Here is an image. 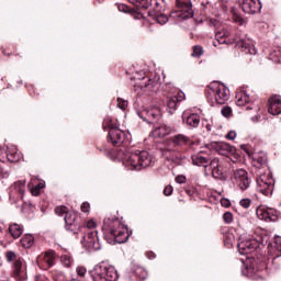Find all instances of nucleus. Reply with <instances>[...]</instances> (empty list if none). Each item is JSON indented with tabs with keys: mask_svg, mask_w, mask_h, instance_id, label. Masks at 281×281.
<instances>
[{
	"mask_svg": "<svg viewBox=\"0 0 281 281\" xmlns=\"http://www.w3.org/2000/svg\"><path fill=\"white\" fill-rule=\"evenodd\" d=\"M103 231L110 234L115 243L122 245L128 240V228L120 223V220L106 218L103 222Z\"/></svg>",
	"mask_w": 281,
	"mask_h": 281,
	"instance_id": "nucleus-1",
	"label": "nucleus"
},
{
	"mask_svg": "<svg viewBox=\"0 0 281 281\" xmlns=\"http://www.w3.org/2000/svg\"><path fill=\"white\" fill-rule=\"evenodd\" d=\"M123 164L132 168V170H142V168H148L153 164V156L146 150H136L135 153L126 154L123 158Z\"/></svg>",
	"mask_w": 281,
	"mask_h": 281,
	"instance_id": "nucleus-2",
	"label": "nucleus"
},
{
	"mask_svg": "<svg viewBox=\"0 0 281 281\" xmlns=\"http://www.w3.org/2000/svg\"><path fill=\"white\" fill-rule=\"evenodd\" d=\"M90 276L93 281H117V271L113 267L97 265L90 271Z\"/></svg>",
	"mask_w": 281,
	"mask_h": 281,
	"instance_id": "nucleus-3",
	"label": "nucleus"
},
{
	"mask_svg": "<svg viewBox=\"0 0 281 281\" xmlns=\"http://www.w3.org/2000/svg\"><path fill=\"white\" fill-rule=\"evenodd\" d=\"M237 247L241 256H247V254H254V251H258V249L262 247V244H260V241H258L257 239L250 238L247 235H241L239 237Z\"/></svg>",
	"mask_w": 281,
	"mask_h": 281,
	"instance_id": "nucleus-4",
	"label": "nucleus"
},
{
	"mask_svg": "<svg viewBox=\"0 0 281 281\" xmlns=\"http://www.w3.org/2000/svg\"><path fill=\"white\" fill-rule=\"evenodd\" d=\"M207 94L214 95L215 102L217 104H223L224 102H227V100H229L227 87L218 81H214L207 86Z\"/></svg>",
	"mask_w": 281,
	"mask_h": 281,
	"instance_id": "nucleus-5",
	"label": "nucleus"
},
{
	"mask_svg": "<svg viewBox=\"0 0 281 281\" xmlns=\"http://www.w3.org/2000/svg\"><path fill=\"white\" fill-rule=\"evenodd\" d=\"M257 190L265 196L273 194V178L266 173L260 175L257 178Z\"/></svg>",
	"mask_w": 281,
	"mask_h": 281,
	"instance_id": "nucleus-6",
	"label": "nucleus"
},
{
	"mask_svg": "<svg viewBox=\"0 0 281 281\" xmlns=\"http://www.w3.org/2000/svg\"><path fill=\"white\" fill-rule=\"evenodd\" d=\"M178 10L171 13L173 19H192L194 16V11L192 10V3L178 1Z\"/></svg>",
	"mask_w": 281,
	"mask_h": 281,
	"instance_id": "nucleus-7",
	"label": "nucleus"
},
{
	"mask_svg": "<svg viewBox=\"0 0 281 281\" xmlns=\"http://www.w3.org/2000/svg\"><path fill=\"white\" fill-rule=\"evenodd\" d=\"M12 273H13V278H15V280H19V281L27 280L25 260H23V258H18L13 262Z\"/></svg>",
	"mask_w": 281,
	"mask_h": 281,
	"instance_id": "nucleus-8",
	"label": "nucleus"
},
{
	"mask_svg": "<svg viewBox=\"0 0 281 281\" xmlns=\"http://www.w3.org/2000/svg\"><path fill=\"white\" fill-rule=\"evenodd\" d=\"M239 5L246 14H256L262 10V4L258 0H239Z\"/></svg>",
	"mask_w": 281,
	"mask_h": 281,
	"instance_id": "nucleus-9",
	"label": "nucleus"
},
{
	"mask_svg": "<svg viewBox=\"0 0 281 281\" xmlns=\"http://www.w3.org/2000/svg\"><path fill=\"white\" fill-rule=\"evenodd\" d=\"M256 214L260 221L274 222L278 218V211L267 206H259Z\"/></svg>",
	"mask_w": 281,
	"mask_h": 281,
	"instance_id": "nucleus-10",
	"label": "nucleus"
},
{
	"mask_svg": "<svg viewBox=\"0 0 281 281\" xmlns=\"http://www.w3.org/2000/svg\"><path fill=\"white\" fill-rule=\"evenodd\" d=\"M212 150H215L218 155L227 156L234 155L236 153V147L225 143V142H215L211 144Z\"/></svg>",
	"mask_w": 281,
	"mask_h": 281,
	"instance_id": "nucleus-11",
	"label": "nucleus"
},
{
	"mask_svg": "<svg viewBox=\"0 0 281 281\" xmlns=\"http://www.w3.org/2000/svg\"><path fill=\"white\" fill-rule=\"evenodd\" d=\"M234 179L238 181L240 190L245 191L251 186V180H249V175L245 169H236L234 171Z\"/></svg>",
	"mask_w": 281,
	"mask_h": 281,
	"instance_id": "nucleus-12",
	"label": "nucleus"
},
{
	"mask_svg": "<svg viewBox=\"0 0 281 281\" xmlns=\"http://www.w3.org/2000/svg\"><path fill=\"white\" fill-rule=\"evenodd\" d=\"M98 232H88L81 241L86 249H100Z\"/></svg>",
	"mask_w": 281,
	"mask_h": 281,
	"instance_id": "nucleus-13",
	"label": "nucleus"
},
{
	"mask_svg": "<svg viewBox=\"0 0 281 281\" xmlns=\"http://www.w3.org/2000/svg\"><path fill=\"white\" fill-rule=\"evenodd\" d=\"M125 137H126V134L124 133V131L120 130L119 127L112 128L109 132V142H111L113 146H120V144L124 142Z\"/></svg>",
	"mask_w": 281,
	"mask_h": 281,
	"instance_id": "nucleus-14",
	"label": "nucleus"
},
{
	"mask_svg": "<svg viewBox=\"0 0 281 281\" xmlns=\"http://www.w3.org/2000/svg\"><path fill=\"white\" fill-rule=\"evenodd\" d=\"M268 254L272 256L273 259L281 257V237H274L273 241L268 246Z\"/></svg>",
	"mask_w": 281,
	"mask_h": 281,
	"instance_id": "nucleus-15",
	"label": "nucleus"
},
{
	"mask_svg": "<svg viewBox=\"0 0 281 281\" xmlns=\"http://www.w3.org/2000/svg\"><path fill=\"white\" fill-rule=\"evenodd\" d=\"M268 113H270V115H280L281 113L280 95H273L269 99Z\"/></svg>",
	"mask_w": 281,
	"mask_h": 281,
	"instance_id": "nucleus-16",
	"label": "nucleus"
},
{
	"mask_svg": "<svg viewBox=\"0 0 281 281\" xmlns=\"http://www.w3.org/2000/svg\"><path fill=\"white\" fill-rule=\"evenodd\" d=\"M233 43L237 44V47L241 49V52H246V54H256L254 49H251V40L245 37H236L233 40Z\"/></svg>",
	"mask_w": 281,
	"mask_h": 281,
	"instance_id": "nucleus-17",
	"label": "nucleus"
},
{
	"mask_svg": "<svg viewBox=\"0 0 281 281\" xmlns=\"http://www.w3.org/2000/svg\"><path fill=\"white\" fill-rule=\"evenodd\" d=\"M232 33L227 30H222L215 33V38L220 45H232L234 44V40H229Z\"/></svg>",
	"mask_w": 281,
	"mask_h": 281,
	"instance_id": "nucleus-18",
	"label": "nucleus"
},
{
	"mask_svg": "<svg viewBox=\"0 0 281 281\" xmlns=\"http://www.w3.org/2000/svg\"><path fill=\"white\" fill-rule=\"evenodd\" d=\"M42 260L47 266V269H49L50 267H54V260H56V256L54 255V251H46L44 256H40L37 258L38 265L41 263Z\"/></svg>",
	"mask_w": 281,
	"mask_h": 281,
	"instance_id": "nucleus-19",
	"label": "nucleus"
},
{
	"mask_svg": "<svg viewBox=\"0 0 281 281\" xmlns=\"http://www.w3.org/2000/svg\"><path fill=\"white\" fill-rule=\"evenodd\" d=\"M132 273L138 278V280H146V278H148V272L142 266L133 265Z\"/></svg>",
	"mask_w": 281,
	"mask_h": 281,
	"instance_id": "nucleus-20",
	"label": "nucleus"
},
{
	"mask_svg": "<svg viewBox=\"0 0 281 281\" xmlns=\"http://www.w3.org/2000/svg\"><path fill=\"white\" fill-rule=\"evenodd\" d=\"M151 135L153 137H166V135H170V127L160 125L151 132Z\"/></svg>",
	"mask_w": 281,
	"mask_h": 281,
	"instance_id": "nucleus-21",
	"label": "nucleus"
},
{
	"mask_svg": "<svg viewBox=\"0 0 281 281\" xmlns=\"http://www.w3.org/2000/svg\"><path fill=\"white\" fill-rule=\"evenodd\" d=\"M12 192H16L20 195V199H23L25 194V180L14 182Z\"/></svg>",
	"mask_w": 281,
	"mask_h": 281,
	"instance_id": "nucleus-22",
	"label": "nucleus"
},
{
	"mask_svg": "<svg viewBox=\"0 0 281 281\" xmlns=\"http://www.w3.org/2000/svg\"><path fill=\"white\" fill-rule=\"evenodd\" d=\"M9 232L12 238H21V236H23V227L19 224H11L9 226Z\"/></svg>",
	"mask_w": 281,
	"mask_h": 281,
	"instance_id": "nucleus-23",
	"label": "nucleus"
},
{
	"mask_svg": "<svg viewBox=\"0 0 281 281\" xmlns=\"http://www.w3.org/2000/svg\"><path fill=\"white\" fill-rule=\"evenodd\" d=\"M236 104L237 106H245V104H249L251 102V98H249V94L247 92H239L237 95Z\"/></svg>",
	"mask_w": 281,
	"mask_h": 281,
	"instance_id": "nucleus-24",
	"label": "nucleus"
},
{
	"mask_svg": "<svg viewBox=\"0 0 281 281\" xmlns=\"http://www.w3.org/2000/svg\"><path fill=\"white\" fill-rule=\"evenodd\" d=\"M192 162L194 164V166H202L203 168H207L209 160L201 154H196L192 156Z\"/></svg>",
	"mask_w": 281,
	"mask_h": 281,
	"instance_id": "nucleus-25",
	"label": "nucleus"
},
{
	"mask_svg": "<svg viewBox=\"0 0 281 281\" xmlns=\"http://www.w3.org/2000/svg\"><path fill=\"white\" fill-rule=\"evenodd\" d=\"M187 124L191 128H196L201 124V117L199 114H191L187 117Z\"/></svg>",
	"mask_w": 281,
	"mask_h": 281,
	"instance_id": "nucleus-26",
	"label": "nucleus"
},
{
	"mask_svg": "<svg viewBox=\"0 0 281 281\" xmlns=\"http://www.w3.org/2000/svg\"><path fill=\"white\" fill-rule=\"evenodd\" d=\"M188 142H190V138L183 134H178L172 137V143L176 146H186V144H188Z\"/></svg>",
	"mask_w": 281,
	"mask_h": 281,
	"instance_id": "nucleus-27",
	"label": "nucleus"
},
{
	"mask_svg": "<svg viewBox=\"0 0 281 281\" xmlns=\"http://www.w3.org/2000/svg\"><path fill=\"white\" fill-rule=\"evenodd\" d=\"M76 218H78V215H76V212L68 211L65 215V223L67 227H71L76 223Z\"/></svg>",
	"mask_w": 281,
	"mask_h": 281,
	"instance_id": "nucleus-28",
	"label": "nucleus"
},
{
	"mask_svg": "<svg viewBox=\"0 0 281 281\" xmlns=\"http://www.w3.org/2000/svg\"><path fill=\"white\" fill-rule=\"evenodd\" d=\"M21 245L25 249H30V247H32L34 245V236H32L30 234L24 235L21 239Z\"/></svg>",
	"mask_w": 281,
	"mask_h": 281,
	"instance_id": "nucleus-29",
	"label": "nucleus"
},
{
	"mask_svg": "<svg viewBox=\"0 0 281 281\" xmlns=\"http://www.w3.org/2000/svg\"><path fill=\"white\" fill-rule=\"evenodd\" d=\"M177 104H179L177 97L167 98V106L169 109V113H175V111H177Z\"/></svg>",
	"mask_w": 281,
	"mask_h": 281,
	"instance_id": "nucleus-30",
	"label": "nucleus"
},
{
	"mask_svg": "<svg viewBox=\"0 0 281 281\" xmlns=\"http://www.w3.org/2000/svg\"><path fill=\"white\" fill-rule=\"evenodd\" d=\"M155 87H157V81L153 79H148V82L140 83V89L147 92L155 91Z\"/></svg>",
	"mask_w": 281,
	"mask_h": 281,
	"instance_id": "nucleus-31",
	"label": "nucleus"
},
{
	"mask_svg": "<svg viewBox=\"0 0 281 281\" xmlns=\"http://www.w3.org/2000/svg\"><path fill=\"white\" fill-rule=\"evenodd\" d=\"M108 128L110 131H113V128H117V124L113 122V120L109 116H106L104 120H103V130L104 131H108Z\"/></svg>",
	"mask_w": 281,
	"mask_h": 281,
	"instance_id": "nucleus-32",
	"label": "nucleus"
},
{
	"mask_svg": "<svg viewBox=\"0 0 281 281\" xmlns=\"http://www.w3.org/2000/svg\"><path fill=\"white\" fill-rule=\"evenodd\" d=\"M119 10H121L122 12H130V14H132V16H134V19H142V13H139L135 10L128 9V7H126V5L119 7Z\"/></svg>",
	"mask_w": 281,
	"mask_h": 281,
	"instance_id": "nucleus-33",
	"label": "nucleus"
},
{
	"mask_svg": "<svg viewBox=\"0 0 281 281\" xmlns=\"http://www.w3.org/2000/svg\"><path fill=\"white\" fill-rule=\"evenodd\" d=\"M269 58H270V60H272V63H281V49L278 48V49L273 50L272 53H270Z\"/></svg>",
	"mask_w": 281,
	"mask_h": 281,
	"instance_id": "nucleus-34",
	"label": "nucleus"
},
{
	"mask_svg": "<svg viewBox=\"0 0 281 281\" xmlns=\"http://www.w3.org/2000/svg\"><path fill=\"white\" fill-rule=\"evenodd\" d=\"M191 56L193 58H201V56H203V46H200V45L193 46V52Z\"/></svg>",
	"mask_w": 281,
	"mask_h": 281,
	"instance_id": "nucleus-35",
	"label": "nucleus"
},
{
	"mask_svg": "<svg viewBox=\"0 0 281 281\" xmlns=\"http://www.w3.org/2000/svg\"><path fill=\"white\" fill-rule=\"evenodd\" d=\"M43 188H45V184H43L42 182H40L37 186L32 187L31 188V194L32 196H38V194H41V190H43Z\"/></svg>",
	"mask_w": 281,
	"mask_h": 281,
	"instance_id": "nucleus-36",
	"label": "nucleus"
},
{
	"mask_svg": "<svg viewBox=\"0 0 281 281\" xmlns=\"http://www.w3.org/2000/svg\"><path fill=\"white\" fill-rule=\"evenodd\" d=\"M156 21L159 25H166L168 23V15L160 13L156 16Z\"/></svg>",
	"mask_w": 281,
	"mask_h": 281,
	"instance_id": "nucleus-37",
	"label": "nucleus"
},
{
	"mask_svg": "<svg viewBox=\"0 0 281 281\" xmlns=\"http://www.w3.org/2000/svg\"><path fill=\"white\" fill-rule=\"evenodd\" d=\"M85 227L87 229H95L98 227V223L95 222V220L91 218V220L86 221Z\"/></svg>",
	"mask_w": 281,
	"mask_h": 281,
	"instance_id": "nucleus-38",
	"label": "nucleus"
},
{
	"mask_svg": "<svg viewBox=\"0 0 281 281\" xmlns=\"http://www.w3.org/2000/svg\"><path fill=\"white\" fill-rule=\"evenodd\" d=\"M76 273L79 278H85L87 276V268L85 266H78L76 268Z\"/></svg>",
	"mask_w": 281,
	"mask_h": 281,
	"instance_id": "nucleus-39",
	"label": "nucleus"
},
{
	"mask_svg": "<svg viewBox=\"0 0 281 281\" xmlns=\"http://www.w3.org/2000/svg\"><path fill=\"white\" fill-rule=\"evenodd\" d=\"M67 212H69V210H67V206L65 205H60L55 209V214H57V216H63V214L67 215Z\"/></svg>",
	"mask_w": 281,
	"mask_h": 281,
	"instance_id": "nucleus-40",
	"label": "nucleus"
},
{
	"mask_svg": "<svg viewBox=\"0 0 281 281\" xmlns=\"http://www.w3.org/2000/svg\"><path fill=\"white\" fill-rule=\"evenodd\" d=\"M223 221H224V223L229 225V223H233V221H234V214H232V212L224 213L223 214Z\"/></svg>",
	"mask_w": 281,
	"mask_h": 281,
	"instance_id": "nucleus-41",
	"label": "nucleus"
},
{
	"mask_svg": "<svg viewBox=\"0 0 281 281\" xmlns=\"http://www.w3.org/2000/svg\"><path fill=\"white\" fill-rule=\"evenodd\" d=\"M5 259L8 262H12V260H19V258L16 257V252L14 251H7L5 252Z\"/></svg>",
	"mask_w": 281,
	"mask_h": 281,
	"instance_id": "nucleus-42",
	"label": "nucleus"
},
{
	"mask_svg": "<svg viewBox=\"0 0 281 281\" xmlns=\"http://www.w3.org/2000/svg\"><path fill=\"white\" fill-rule=\"evenodd\" d=\"M119 109H122V111L126 110V106H128V101L117 98L116 100Z\"/></svg>",
	"mask_w": 281,
	"mask_h": 281,
	"instance_id": "nucleus-43",
	"label": "nucleus"
},
{
	"mask_svg": "<svg viewBox=\"0 0 281 281\" xmlns=\"http://www.w3.org/2000/svg\"><path fill=\"white\" fill-rule=\"evenodd\" d=\"M19 154L16 151L12 153L10 150L7 151V158L9 161H16L19 158Z\"/></svg>",
	"mask_w": 281,
	"mask_h": 281,
	"instance_id": "nucleus-44",
	"label": "nucleus"
},
{
	"mask_svg": "<svg viewBox=\"0 0 281 281\" xmlns=\"http://www.w3.org/2000/svg\"><path fill=\"white\" fill-rule=\"evenodd\" d=\"M212 173L215 179H221V177H223V168L221 165L215 170H213Z\"/></svg>",
	"mask_w": 281,
	"mask_h": 281,
	"instance_id": "nucleus-45",
	"label": "nucleus"
},
{
	"mask_svg": "<svg viewBox=\"0 0 281 281\" xmlns=\"http://www.w3.org/2000/svg\"><path fill=\"white\" fill-rule=\"evenodd\" d=\"M239 204H240L241 207H244L245 210H249V207L251 206V200H249V199H243V200H240Z\"/></svg>",
	"mask_w": 281,
	"mask_h": 281,
	"instance_id": "nucleus-46",
	"label": "nucleus"
},
{
	"mask_svg": "<svg viewBox=\"0 0 281 281\" xmlns=\"http://www.w3.org/2000/svg\"><path fill=\"white\" fill-rule=\"evenodd\" d=\"M220 166H221V164L218 162L217 158L211 160L210 164H209V167L211 168L212 172H213V170H215Z\"/></svg>",
	"mask_w": 281,
	"mask_h": 281,
	"instance_id": "nucleus-47",
	"label": "nucleus"
},
{
	"mask_svg": "<svg viewBox=\"0 0 281 281\" xmlns=\"http://www.w3.org/2000/svg\"><path fill=\"white\" fill-rule=\"evenodd\" d=\"M61 260H63L65 267H69L74 262V260H71V258L69 256H67V255H64L61 257Z\"/></svg>",
	"mask_w": 281,
	"mask_h": 281,
	"instance_id": "nucleus-48",
	"label": "nucleus"
},
{
	"mask_svg": "<svg viewBox=\"0 0 281 281\" xmlns=\"http://www.w3.org/2000/svg\"><path fill=\"white\" fill-rule=\"evenodd\" d=\"M222 115H224V117H229V115H232V108L229 106H224L222 109Z\"/></svg>",
	"mask_w": 281,
	"mask_h": 281,
	"instance_id": "nucleus-49",
	"label": "nucleus"
},
{
	"mask_svg": "<svg viewBox=\"0 0 281 281\" xmlns=\"http://www.w3.org/2000/svg\"><path fill=\"white\" fill-rule=\"evenodd\" d=\"M89 210H91V204H89V202H83L81 204V212L89 214Z\"/></svg>",
	"mask_w": 281,
	"mask_h": 281,
	"instance_id": "nucleus-50",
	"label": "nucleus"
},
{
	"mask_svg": "<svg viewBox=\"0 0 281 281\" xmlns=\"http://www.w3.org/2000/svg\"><path fill=\"white\" fill-rule=\"evenodd\" d=\"M173 190L175 189L172 188V186L165 187V189H164L165 196H170L172 194Z\"/></svg>",
	"mask_w": 281,
	"mask_h": 281,
	"instance_id": "nucleus-51",
	"label": "nucleus"
},
{
	"mask_svg": "<svg viewBox=\"0 0 281 281\" xmlns=\"http://www.w3.org/2000/svg\"><path fill=\"white\" fill-rule=\"evenodd\" d=\"M173 98H177L178 102H183V100H186V94L183 92H179L178 95H173Z\"/></svg>",
	"mask_w": 281,
	"mask_h": 281,
	"instance_id": "nucleus-52",
	"label": "nucleus"
},
{
	"mask_svg": "<svg viewBox=\"0 0 281 281\" xmlns=\"http://www.w3.org/2000/svg\"><path fill=\"white\" fill-rule=\"evenodd\" d=\"M221 205H222L223 207H229V205H232V202H229L228 199H222V200H221Z\"/></svg>",
	"mask_w": 281,
	"mask_h": 281,
	"instance_id": "nucleus-53",
	"label": "nucleus"
},
{
	"mask_svg": "<svg viewBox=\"0 0 281 281\" xmlns=\"http://www.w3.org/2000/svg\"><path fill=\"white\" fill-rule=\"evenodd\" d=\"M35 281H49V279H47V277L43 276V274H37L34 277Z\"/></svg>",
	"mask_w": 281,
	"mask_h": 281,
	"instance_id": "nucleus-54",
	"label": "nucleus"
},
{
	"mask_svg": "<svg viewBox=\"0 0 281 281\" xmlns=\"http://www.w3.org/2000/svg\"><path fill=\"white\" fill-rule=\"evenodd\" d=\"M226 138L227 139H236V132H234V131L228 132L226 135Z\"/></svg>",
	"mask_w": 281,
	"mask_h": 281,
	"instance_id": "nucleus-55",
	"label": "nucleus"
},
{
	"mask_svg": "<svg viewBox=\"0 0 281 281\" xmlns=\"http://www.w3.org/2000/svg\"><path fill=\"white\" fill-rule=\"evenodd\" d=\"M176 182L177 183H186V176H177Z\"/></svg>",
	"mask_w": 281,
	"mask_h": 281,
	"instance_id": "nucleus-56",
	"label": "nucleus"
},
{
	"mask_svg": "<svg viewBox=\"0 0 281 281\" xmlns=\"http://www.w3.org/2000/svg\"><path fill=\"white\" fill-rule=\"evenodd\" d=\"M257 161L262 166V164H267V157L257 158Z\"/></svg>",
	"mask_w": 281,
	"mask_h": 281,
	"instance_id": "nucleus-57",
	"label": "nucleus"
},
{
	"mask_svg": "<svg viewBox=\"0 0 281 281\" xmlns=\"http://www.w3.org/2000/svg\"><path fill=\"white\" fill-rule=\"evenodd\" d=\"M235 21L236 23H239V25H243V23H245V20H243L241 18H236Z\"/></svg>",
	"mask_w": 281,
	"mask_h": 281,
	"instance_id": "nucleus-58",
	"label": "nucleus"
},
{
	"mask_svg": "<svg viewBox=\"0 0 281 281\" xmlns=\"http://www.w3.org/2000/svg\"><path fill=\"white\" fill-rule=\"evenodd\" d=\"M3 175V168L0 167V177Z\"/></svg>",
	"mask_w": 281,
	"mask_h": 281,
	"instance_id": "nucleus-59",
	"label": "nucleus"
},
{
	"mask_svg": "<svg viewBox=\"0 0 281 281\" xmlns=\"http://www.w3.org/2000/svg\"><path fill=\"white\" fill-rule=\"evenodd\" d=\"M229 240L234 238V235H228Z\"/></svg>",
	"mask_w": 281,
	"mask_h": 281,
	"instance_id": "nucleus-60",
	"label": "nucleus"
},
{
	"mask_svg": "<svg viewBox=\"0 0 281 281\" xmlns=\"http://www.w3.org/2000/svg\"><path fill=\"white\" fill-rule=\"evenodd\" d=\"M29 188H32V182L29 183Z\"/></svg>",
	"mask_w": 281,
	"mask_h": 281,
	"instance_id": "nucleus-61",
	"label": "nucleus"
},
{
	"mask_svg": "<svg viewBox=\"0 0 281 281\" xmlns=\"http://www.w3.org/2000/svg\"><path fill=\"white\" fill-rule=\"evenodd\" d=\"M246 109H247V111H249V109H251V106H247Z\"/></svg>",
	"mask_w": 281,
	"mask_h": 281,
	"instance_id": "nucleus-62",
	"label": "nucleus"
},
{
	"mask_svg": "<svg viewBox=\"0 0 281 281\" xmlns=\"http://www.w3.org/2000/svg\"><path fill=\"white\" fill-rule=\"evenodd\" d=\"M214 47H216V43H214Z\"/></svg>",
	"mask_w": 281,
	"mask_h": 281,
	"instance_id": "nucleus-63",
	"label": "nucleus"
}]
</instances>
